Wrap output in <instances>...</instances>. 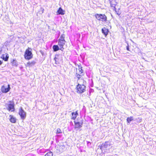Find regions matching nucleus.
<instances>
[{"mask_svg":"<svg viewBox=\"0 0 156 156\" xmlns=\"http://www.w3.org/2000/svg\"><path fill=\"white\" fill-rule=\"evenodd\" d=\"M1 58L5 61H7L9 58V55L7 53L3 54L2 55Z\"/></svg>","mask_w":156,"mask_h":156,"instance_id":"f8f14e48","label":"nucleus"},{"mask_svg":"<svg viewBox=\"0 0 156 156\" xmlns=\"http://www.w3.org/2000/svg\"><path fill=\"white\" fill-rule=\"evenodd\" d=\"M74 128L77 129V130L81 128L83 124V120L82 118H78L74 121Z\"/></svg>","mask_w":156,"mask_h":156,"instance_id":"f03ea898","label":"nucleus"},{"mask_svg":"<svg viewBox=\"0 0 156 156\" xmlns=\"http://www.w3.org/2000/svg\"><path fill=\"white\" fill-rule=\"evenodd\" d=\"M113 7L114 8V9H113L115 11L117 10V9L115 8V6L114 7Z\"/></svg>","mask_w":156,"mask_h":156,"instance_id":"473e14b6","label":"nucleus"},{"mask_svg":"<svg viewBox=\"0 0 156 156\" xmlns=\"http://www.w3.org/2000/svg\"><path fill=\"white\" fill-rule=\"evenodd\" d=\"M1 51H0V53H1Z\"/></svg>","mask_w":156,"mask_h":156,"instance_id":"4c0bfd02","label":"nucleus"},{"mask_svg":"<svg viewBox=\"0 0 156 156\" xmlns=\"http://www.w3.org/2000/svg\"><path fill=\"white\" fill-rule=\"evenodd\" d=\"M133 120H134V118L133 117L130 116V117H128L126 119V121L127 122V124H129L130 123L131 121Z\"/></svg>","mask_w":156,"mask_h":156,"instance_id":"6ab92c4d","label":"nucleus"},{"mask_svg":"<svg viewBox=\"0 0 156 156\" xmlns=\"http://www.w3.org/2000/svg\"><path fill=\"white\" fill-rule=\"evenodd\" d=\"M87 143L88 146H89L90 145L91 143L89 141H87Z\"/></svg>","mask_w":156,"mask_h":156,"instance_id":"c756f323","label":"nucleus"},{"mask_svg":"<svg viewBox=\"0 0 156 156\" xmlns=\"http://www.w3.org/2000/svg\"><path fill=\"white\" fill-rule=\"evenodd\" d=\"M24 58L27 60H29L32 58L33 55L32 52L31 48L28 47L25 52L24 55Z\"/></svg>","mask_w":156,"mask_h":156,"instance_id":"7ed1b4c3","label":"nucleus"},{"mask_svg":"<svg viewBox=\"0 0 156 156\" xmlns=\"http://www.w3.org/2000/svg\"><path fill=\"white\" fill-rule=\"evenodd\" d=\"M6 108L9 111L14 112L15 110V104L13 101H9V103H6Z\"/></svg>","mask_w":156,"mask_h":156,"instance_id":"20e7f679","label":"nucleus"},{"mask_svg":"<svg viewBox=\"0 0 156 156\" xmlns=\"http://www.w3.org/2000/svg\"><path fill=\"white\" fill-rule=\"evenodd\" d=\"M47 26L48 27V29H50V26L49 25H48Z\"/></svg>","mask_w":156,"mask_h":156,"instance_id":"c9c22d12","label":"nucleus"},{"mask_svg":"<svg viewBox=\"0 0 156 156\" xmlns=\"http://www.w3.org/2000/svg\"><path fill=\"white\" fill-rule=\"evenodd\" d=\"M41 9L42 10V13H43V11L44 10V9L43 8H41Z\"/></svg>","mask_w":156,"mask_h":156,"instance_id":"f704fd0d","label":"nucleus"},{"mask_svg":"<svg viewBox=\"0 0 156 156\" xmlns=\"http://www.w3.org/2000/svg\"><path fill=\"white\" fill-rule=\"evenodd\" d=\"M62 133V131L61 129L59 128L57 129V130L56 133L59 134Z\"/></svg>","mask_w":156,"mask_h":156,"instance_id":"393cba45","label":"nucleus"},{"mask_svg":"<svg viewBox=\"0 0 156 156\" xmlns=\"http://www.w3.org/2000/svg\"><path fill=\"white\" fill-rule=\"evenodd\" d=\"M95 16L97 20L99 21L105 22L107 21V17L104 14H96L95 15Z\"/></svg>","mask_w":156,"mask_h":156,"instance_id":"423d86ee","label":"nucleus"},{"mask_svg":"<svg viewBox=\"0 0 156 156\" xmlns=\"http://www.w3.org/2000/svg\"><path fill=\"white\" fill-rule=\"evenodd\" d=\"M3 63V62L1 60H0V65H1Z\"/></svg>","mask_w":156,"mask_h":156,"instance_id":"72a5a7b5","label":"nucleus"},{"mask_svg":"<svg viewBox=\"0 0 156 156\" xmlns=\"http://www.w3.org/2000/svg\"><path fill=\"white\" fill-rule=\"evenodd\" d=\"M18 113L22 119L24 120L25 119L27 113L22 107H20L19 109Z\"/></svg>","mask_w":156,"mask_h":156,"instance_id":"0eeeda50","label":"nucleus"},{"mask_svg":"<svg viewBox=\"0 0 156 156\" xmlns=\"http://www.w3.org/2000/svg\"><path fill=\"white\" fill-rule=\"evenodd\" d=\"M40 52L41 53V54L43 56H44L45 55V53L42 50H40Z\"/></svg>","mask_w":156,"mask_h":156,"instance_id":"bb28decb","label":"nucleus"},{"mask_svg":"<svg viewBox=\"0 0 156 156\" xmlns=\"http://www.w3.org/2000/svg\"><path fill=\"white\" fill-rule=\"evenodd\" d=\"M79 70L80 72V74H82V75H83V70L82 69V67L80 66H79Z\"/></svg>","mask_w":156,"mask_h":156,"instance_id":"aec40b11","label":"nucleus"},{"mask_svg":"<svg viewBox=\"0 0 156 156\" xmlns=\"http://www.w3.org/2000/svg\"><path fill=\"white\" fill-rule=\"evenodd\" d=\"M111 142L110 141H108L102 143L101 145L99 146V147H100L102 152L103 151H104L105 152L109 153L112 151V150H111V149H112L111 148L107 149L108 148L111 146Z\"/></svg>","mask_w":156,"mask_h":156,"instance_id":"f257e3e1","label":"nucleus"},{"mask_svg":"<svg viewBox=\"0 0 156 156\" xmlns=\"http://www.w3.org/2000/svg\"><path fill=\"white\" fill-rule=\"evenodd\" d=\"M70 125L71 126H73V122L72 121H71L70 122Z\"/></svg>","mask_w":156,"mask_h":156,"instance_id":"7c9ffc66","label":"nucleus"},{"mask_svg":"<svg viewBox=\"0 0 156 156\" xmlns=\"http://www.w3.org/2000/svg\"><path fill=\"white\" fill-rule=\"evenodd\" d=\"M81 76H82V74H78L77 73H76V76L78 79H79L80 78Z\"/></svg>","mask_w":156,"mask_h":156,"instance_id":"a878e982","label":"nucleus"},{"mask_svg":"<svg viewBox=\"0 0 156 156\" xmlns=\"http://www.w3.org/2000/svg\"><path fill=\"white\" fill-rule=\"evenodd\" d=\"M10 121L11 122L13 123H15L16 122V118L11 115H10Z\"/></svg>","mask_w":156,"mask_h":156,"instance_id":"f3484780","label":"nucleus"},{"mask_svg":"<svg viewBox=\"0 0 156 156\" xmlns=\"http://www.w3.org/2000/svg\"><path fill=\"white\" fill-rule=\"evenodd\" d=\"M60 147L65 149V147L64 146H60Z\"/></svg>","mask_w":156,"mask_h":156,"instance_id":"2f4dec72","label":"nucleus"},{"mask_svg":"<svg viewBox=\"0 0 156 156\" xmlns=\"http://www.w3.org/2000/svg\"><path fill=\"white\" fill-rule=\"evenodd\" d=\"M11 89L10 85L9 84L8 85L7 87H6L4 85H3L2 86L1 90L2 93H6L9 92Z\"/></svg>","mask_w":156,"mask_h":156,"instance_id":"6e6552de","label":"nucleus"},{"mask_svg":"<svg viewBox=\"0 0 156 156\" xmlns=\"http://www.w3.org/2000/svg\"><path fill=\"white\" fill-rule=\"evenodd\" d=\"M127 43V45L126 46V50L128 51H129V44Z\"/></svg>","mask_w":156,"mask_h":156,"instance_id":"cd10ccee","label":"nucleus"},{"mask_svg":"<svg viewBox=\"0 0 156 156\" xmlns=\"http://www.w3.org/2000/svg\"><path fill=\"white\" fill-rule=\"evenodd\" d=\"M86 87L84 84H80L78 83L76 86V92L78 94H82L85 91Z\"/></svg>","mask_w":156,"mask_h":156,"instance_id":"39448f33","label":"nucleus"},{"mask_svg":"<svg viewBox=\"0 0 156 156\" xmlns=\"http://www.w3.org/2000/svg\"><path fill=\"white\" fill-rule=\"evenodd\" d=\"M109 2L111 7H114L117 4L115 0H109Z\"/></svg>","mask_w":156,"mask_h":156,"instance_id":"dca6fc26","label":"nucleus"},{"mask_svg":"<svg viewBox=\"0 0 156 156\" xmlns=\"http://www.w3.org/2000/svg\"><path fill=\"white\" fill-rule=\"evenodd\" d=\"M12 65L13 66L17 67L18 64L17 61L16 60V59H13L12 61L11 62Z\"/></svg>","mask_w":156,"mask_h":156,"instance_id":"2eb2a0df","label":"nucleus"},{"mask_svg":"<svg viewBox=\"0 0 156 156\" xmlns=\"http://www.w3.org/2000/svg\"><path fill=\"white\" fill-rule=\"evenodd\" d=\"M56 56H58V55H55V57L54 58V60H55V63L56 64H57V63H56V59H57V58L56 57Z\"/></svg>","mask_w":156,"mask_h":156,"instance_id":"c85d7f7f","label":"nucleus"},{"mask_svg":"<svg viewBox=\"0 0 156 156\" xmlns=\"http://www.w3.org/2000/svg\"><path fill=\"white\" fill-rule=\"evenodd\" d=\"M53 51L54 52L56 51L59 50H60V48L58 45H54L52 46Z\"/></svg>","mask_w":156,"mask_h":156,"instance_id":"4468645a","label":"nucleus"},{"mask_svg":"<svg viewBox=\"0 0 156 156\" xmlns=\"http://www.w3.org/2000/svg\"><path fill=\"white\" fill-rule=\"evenodd\" d=\"M135 120H136V122L138 123L141 122L142 121V118L141 117H138L136 119H135Z\"/></svg>","mask_w":156,"mask_h":156,"instance_id":"4be33fe9","label":"nucleus"},{"mask_svg":"<svg viewBox=\"0 0 156 156\" xmlns=\"http://www.w3.org/2000/svg\"><path fill=\"white\" fill-rule=\"evenodd\" d=\"M101 32L105 37H106L108 34V33L109 32L108 29L104 27L101 29Z\"/></svg>","mask_w":156,"mask_h":156,"instance_id":"9d476101","label":"nucleus"},{"mask_svg":"<svg viewBox=\"0 0 156 156\" xmlns=\"http://www.w3.org/2000/svg\"><path fill=\"white\" fill-rule=\"evenodd\" d=\"M53 153L51 151H49L44 156H53Z\"/></svg>","mask_w":156,"mask_h":156,"instance_id":"412c9836","label":"nucleus"},{"mask_svg":"<svg viewBox=\"0 0 156 156\" xmlns=\"http://www.w3.org/2000/svg\"><path fill=\"white\" fill-rule=\"evenodd\" d=\"M36 63V60H34L31 62H29L27 63V64L29 66H32L34 65Z\"/></svg>","mask_w":156,"mask_h":156,"instance_id":"a211bd4d","label":"nucleus"},{"mask_svg":"<svg viewBox=\"0 0 156 156\" xmlns=\"http://www.w3.org/2000/svg\"><path fill=\"white\" fill-rule=\"evenodd\" d=\"M65 35L64 34H62L59 39H60L62 40L65 41Z\"/></svg>","mask_w":156,"mask_h":156,"instance_id":"5701e85b","label":"nucleus"},{"mask_svg":"<svg viewBox=\"0 0 156 156\" xmlns=\"http://www.w3.org/2000/svg\"><path fill=\"white\" fill-rule=\"evenodd\" d=\"M120 9L119 8L117 10H116L115 12L116 14L118 15L119 16L121 14V12L119 11V10Z\"/></svg>","mask_w":156,"mask_h":156,"instance_id":"b1692460","label":"nucleus"},{"mask_svg":"<svg viewBox=\"0 0 156 156\" xmlns=\"http://www.w3.org/2000/svg\"><path fill=\"white\" fill-rule=\"evenodd\" d=\"M72 117L71 119L75 120L76 119L77 116L78 115V111H76L75 112H72L71 113Z\"/></svg>","mask_w":156,"mask_h":156,"instance_id":"ddd939ff","label":"nucleus"},{"mask_svg":"<svg viewBox=\"0 0 156 156\" xmlns=\"http://www.w3.org/2000/svg\"><path fill=\"white\" fill-rule=\"evenodd\" d=\"M52 30H53V29H52Z\"/></svg>","mask_w":156,"mask_h":156,"instance_id":"e433bc0d","label":"nucleus"},{"mask_svg":"<svg viewBox=\"0 0 156 156\" xmlns=\"http://www.w3.org/2000/svg\"><path fill=\"white\" fill-rule=\"evenodd\" d=\"M65 11L63 10L61 7L59 8L56 14L57 15H64L65 14Z\"/></svg>","mask_w":156,"mask_h":156,"instance_id":"9b49d317","label":"nucleus"},{"mask_svg":"<svg viewBox=\"0 0 156 156\" xmlns=\"http://www.w3.org/2000/svg\"><path fill=\"white\" fill-rule=\"evenodd\" d=\"M66 41H65L62 40L60 39H58V45L60 48V50L63 51L64 49L63 46L65 44Z\"/></svg>","mask_w":156,"mask_h":156,"instance_id":"1a4fd4ad","label":"nucleus"}]
</instances>
